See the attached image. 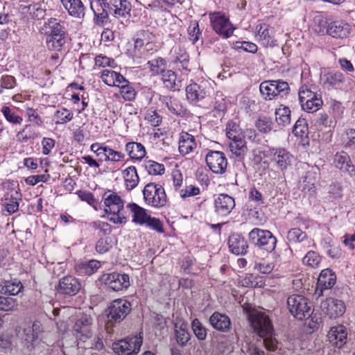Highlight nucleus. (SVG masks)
I'll use <instances>...</instances> for the list:
<instances>
[{
  "instance_id": "3",
  "label": "nucleus",
  "mask_w": 355,
  "mask_h": 355,
  "mask_svg": "<svg viewBox=\"0 0 355 355\" xmlns=\"http://www.w3.org/2000/svg\"><path fill=\"white\" fill-rule=\"evenodd\" d=\"M104 211L110 222L123 224L127 221V214L124 210V201L116 193L105 192L102 197Z\"/></svg>"
},
{
  "instance_id": "58",
  "label": "nucleus",
  "mask_w": 355,
  "mask_h": 355,
  "mask_svg": "<svg viewBox=\"0 0 355 355\" xmlns=\"http://www.w3.org/2000/svg\"><path fill=\"white\" fill-rule=\"evenodd\" d=\"M91 227L98 231V235L107 236L112 232V226L107 222L95 221L91 224Z\"/></svg>"
},
{
  "instance_id": "43",
  "label": "nucleus",
  "mask_w": 355,
  "mask_h": 355,
  "mask_svg": "<svg viewBox=\"0 0 355 355\" xmlns=\"http://www.w3.org/2000/svg\"><path fill=\"white\" fill-rule=\"evenodd\" d=\"M162 80L165 87L175 90L178 88L177 84V75L172 70H165L162 74Z\"/></svg>"
},
{
  "instance_id": "52",
  "label": "nucleus",
  "mask_w": 355,
  "mask_h": 355,
  "mask_svg": "<svg viewBox=\"0 0 355 355\" xmlns=\"http://www.w3.org/2000/svg\"><path fill=\"white\" fill-rule=\"evenodd\" d=\"M273 85L275 87V97L279 96L280 98H284L288 94L290 91V87L287 82L282 80H273Z\"/></svg>"
},
{
  "instance_id": "19",
  "label": "nucleus",
  "mask_w": 355,
  "mask_h": 355,
  "mask_svg": "<svg viewBox=\"0 0 355 355\" xmlns=\"http://www.w3.org/2000/svg\"><path fill=\"white\" fill-rule=\"evenodd\" d=\"M91 9L98 21H107L108 16L111 15L110 1L107 0H93L90 3Z\"/></svg>"
},
{
  "instance_id": "60",
  "label": "nucleus",
  "mask_w": 355,
  "mask_h": 355,
  "mask_svg": "<svg viewBox=\"0 0 355 355\" xmlns=\"http://www.w3.org/2000/svg\"><path fill=\"white\" fill-rule=\"evenodd\" d=\"M306 236L305 232L299 228H293L288 231L287 239L289 242L297 243L302 241Z\"/></svg>"
},
{
  "instance_id": "54",
  "label": "nucleus",
  "mask_w": 355,
  "mask_h": 355,
  "mask_svg": "<svg viewBox=\"0 0 355 355\" xmlns=\"http://www.w3.org/2000/svg\"><path fill=\"white\" fill-rule=\"evenodd\" d=\"M175 327V338L178 343L182 346L185 345L189 340V334L184 324L178 327L177 324Z\"/></svg>"
},
{
  "instance_id": "15",
  "label": "nucleus",
  "mask_w": 355,
  "mask_h": 355,
  "mask_svg": "<svg viewBox=\"0 0 355 355\" xmlns=\"http://www.w3.org/2000/svg\"><path fill=\"white\" fill-rule=\"evenodd\" d=\"M322 311L330 318H336L345 312V305L341 300L332 297L327 298L320 304Z\"/></svg>"
},
{
  "instance_id": "30",
  "label": "nucleus",
  "mask_w": 355,
  "mask_h": 355,
  "mask_svg": "<svg viewBox=\"0 0 355 355\" xmlns=\"http://www.w3.org/2000/svg\"><path fill=\"white\" fill-rule=\"evenodd\" d=\"M61 2L70 15L78 18L85 16V7L81 0H61Z\"/></svg>"
},
{
  "instance_id": "47",
  "label": "nucleus",
  "mask_w": 355,
  "mask_h": 355,
  "mask_svg": "<svg viewBox=\"0 0 355 355\" xmlns=\"http://www.w3.org/2000/svg\"><path fill=\"white\" fill-rule=\"evenodd\" d=\"M293 132L296 137L302 139V141H304V139H307L309 130L307 123L304 119H299L295 122Z\"/></svg>"
},
{
  "instance_id": "9",
  "label": "nucleus",
  "mask_w": 355,
  "mask_h": 355,
  "mask_svg": "<svg viewBox=\"0 0 355 355\" xmlns=\"http://www.w3.org/2000/svg\"><path fill=\"white\" fill-rule=\"evenodd\" d=\"M131 309V304L128 300L122 298L113 300L108 307V322H121L130 313Z\"/></svg>"
},
{
  "instance_id": "41",
  "label": "nucleus",
  "mask_w": 355,
  "mask_h": 355,
  "mask_svg": "<svg viewBox=\"0 0 355 355\" xmlns=\"http://www.w3.org/2000/svg\"><path fill=\"white\" fill-rule=\"evenodd\" d=\"M275 118L279 125L286 126L291 123V110L288 107L281 106L276 109Z\"/></svg>"
},
{
  "instance_id": "20",
  "label": "nucleus",
  "mask_w": 355,
  "mask_h": 355,
  "mask_svg": "<svg viewBox=\"0 0 355 355\" xmlns=\"http://www.w3.org/2000/svg\"><path fill=\"white\" fill-rule=\"evenodd\" d=\"M111 15L120 19H126L130 15V4L127 0H110Z\"/></svg>"
},
{
  "instance_id": "1",
  "label": "nucleus",
  "mask_w": 355,
  "mask_h": 355,
  "mask_svg": "<svg viewBox=\"0 0 355 355\" xmlns=\"http://www.w3.org/2000/svg\"><path fill=\"white\" fill-rule=\"evenodd\" d=\"M251 325L259 336L263 338L265 347L268 351H275L278 342L274 337V329L268 316L264 313H257L251 315Z\"/></svg>"
},
{
  "instance_id": "61",
  "label": "nucleus",
  "mask_w": 355,
  "mask_h": 355,
  "mask_svg": "<svg viewBox=\"0 0 355 355\" xmlns=\"http://www.w3.org/2000/svg\"><path fill=\"white\" fill-rule=\"evenodd\" d=\"M272 121L270 119L262 116L259 117L256 122V127L261 132H268L272 130Z\"/></svg>"
},
{
  "instance_id": "40",
  "label": "nucleus",
  "mask_w": 355,
  "mask_h": 355,
  "mask_svg": "<svg viewBox=\"0 0 355 355\" xmlns=\"http://www.w3.org/2000/svg\"><path fill=\"white\" fill-rule=\"evenodd\" d=\"M46 28L49 31H46V36L65 35L64 28L60 24V20L55 18H50L45 24Z\"/></svg>"
},
{
  "instance_id": "64",
  "label": "nucleus",
  "mask_w": 355,
  "mask_h": 355,
  "mask_svg": "<svg viewBox=\"0 0 355 355\" xmlns=\"http://www.w3.org/2000/svg\"><path fill=\"white\" fill-rule=\"evenodd\" d=\"M145 120L148 121L152 126H159L162 122L161 116L152 109L148 110L145 115Z\"/></svg>"
},
{
  "instance_id": "44",
  "label": "nucleus",
  "mask_w": 355,
  "mask_h": 355,
  "mask_svg": "<svg viewBox=\"0 0 355 355\" xmlns=\"http://www.w3.org/2000/svg\"><path fill=\"white\" fill-rule=\"evenodd\" d=\"M273 80H266L262 82L259 85V91L262 97L270 101L275 98Z\"/></svg>"
},
{
  "instance_id": "59",
  "label": "nucleus",
  "mask_w": 355,
  "mask_h": 355,
  "mask_svg": "<svg viewBox=\"0 0 355 355\" xmlns=\"http://www.w3.org/2000/svg\"><path fill=\"white\" fill-rule=\"evenodd\" d=\"M18 306L15 299L0 295V310L4 311H13Z\"/></svg>"
},
{
  "instance_id": "32",
  "label": "nucleus",
  "mask_w": 355,
  "mask_h": 355,
  "mask_svg": "<svg viewBox=\"0 0 355 355\" xmlns=\"http://www.w3.org/2000/svg\"><path fill=\"white\" fill-rule=\"evenodd\" d=\"M186 95L190 102L196 103L205 98L207 92L202 85L192 83L186 87Z\"/></svg>"
},
{
  "instance_id": "13",
  "label": "nucleus",
  "mask_w": 355,
  "mask_h": 355,
  "mask_svg": "<svg viewBox=\"0 0 355 355\" xmlns=\"http://www.w3.org/2000/svg\"><path fill=\"white\" fill-rule=\"evenodd\" d=\"M213 29L216 33L225 38L230 37L234 32V28L228 18L220 12L209 14Z\"/></svg>"
},
{
  "instance_id": "34",
  "label": "nucleus",
  "mask_w": 355,
  "mask_h": 355,
  "mask_svg": "<svg viewBox=\"0 0 355 355\" xmlns=\"http://www.w3.org/2000/svg\"><path fill=\"white\" fill-rule=\"evenodd\" d=\"M125 187L128 190L135 188L139 182V178L135 166H129L123 171Z\"/></svg>"
},
{
  "instance_id": "25",
  "label": "nucleus",
  "mask_w": 355,
  "mask_h": 355,
  "mask_svg": "<svg viewBox=\"0 0 355 355\" xmlns=\"http://www.w3.org/2000/svg\"><path fill=\"white\" fill-rule=\"evenodd\" d=\"M127 208L132 214V222L139 225H144L150 216L147 209L135 202L128 204Z\"/></svg>"
},
{
  "instance_id": "27",
  "label": "nucleus",
  "mask_w": 355,
  "mask_h": 355,
  "mask_svg": "<svg viewBox=\"0 0 355 355\" xmlns=\"http://www.w3.org/2000/svg\"><path fill=\"white\" fill-rule=\"evenodd\" d=\"M25 332V341L35 347L40 343L42 337L43 329L41 322L39 321L34 322L32 328L26 329Z\"/></svg>"
},
{
  "instance_id": "7",
  "label": "nucleus",
  "mask_w": 355,
  "mask_h": 355,
  "mask_svg": "<svg viewBox=\"0 0 355 355\" xmlns=\"http://www.w3.org/2000/svg\"><path fill=\"white\" fill-rule=\"evenodd\" d=\"M299 101L303 110L312 113L318 110L322 105V101L318 94L306 86H302L298 92Z\"/></svg>"
},
{
  "instance_id": "12",
  "label": "nucleus",
  "mask_w": 355,
  "mask_h": 355,
  "mask_svg": "<svg viewBox=\"0 0 355 355\" xmlns=\"http://www.w3.org/2000/svg\"><path fill=\"white\" fill-rule=\"evenodd\" d=\"M141 345L142 338L135 336L114 343L113 349L120 355H133L139 352Z\"/></svg>"
},
{
  "instance_id": "22",
  "label": "nucleus",
  "mask_w": 355,
  "mask_h": 355,
  "mask_svg": "<svg viewBox=\"0 0 355 355\" xmlns=\"http://www.w3.org/2000/svg\"><path fill=\"white\" fill-rule=\"evenodd\" d=\"M211 326L217 331L228 332L232 327L230 318L225 314L214 312L209 318Z\"/></svg>"
},
{
  "instance_id": "45",
  "label": "nucleus",
  "mask_w": 355,
  "mask_h": 355,
  "mask_svg": "<svg viewBox=\"0 0 355 355\" xmlns=\"http://www.w3.org/2000/svg\"><path fill=\"white\" fill-rule=\"evenodd\" d=\"M24 288L21 282L19 280L8 281L2 287L1 292L4 294L16 295L19 294Z\"/></svg>"
},
{
  "instance_id": "35",
  "label": "nucleus",
  "mask_w": 355,
  "mask_h": 355,
  "mask_svg": "<svg viewBox=\"0 0 355 355\" xmlns=\"http://www.w3.org/2000/svg\"><path fill=\"white\" fill-rule=\"evenodd\" d=\"M125 150L132 159L140 160L146 154L145 147L141 143L137 142H128L125 145Z\"/></svg>"
},
{
  "instance_id": "55",
  "label": "nucleus",
  "mask_w": 355,
  "mask_h": 355,
  "mask_svg": "<svg viewBox=\"0 0 355 355\" xmlns=\"http://www.w3.org/2000/svg\"><path fill=\"white\" fill-rule=\"evenodd\" d=\"M118 87H120L121 94L125 101H130L135 99L136 92L127 80L125 83Z\"/></svg>"
},
{
  "instance_id": "51",
  "label": "nucleus",
  "mask_w": 355,
  "mask_h": 355,
  "mask_svg": "<svg viewBox=\"0 0 355 355\" xmlns=\"http://www.w3.org/2000/svg\"><path fill=\"white\" fill-rule=\"evenodd\" d=\"M144 168L149 175H157L164 173V166L153 160H148L144 162Z\"/></svg>"
},
{
  "instance_id": "31",
  "label": "nucleus",
  "mask_w": 355,
  "mask_h": 355,
  "mask_svg": "<svg viewBox=\"0 0 355 355\" xmlns=\"http://www.w3.org/2000/svg\"><path fill=\"white\" fill-rule=\"evenodd\" d=\"M101 78L105 84L110 87L120 86L126 82V79L121 73L107 69L101 71Z\"/></svg>"
},
{
  "instance_id": "8",
  "label": "nucleus",
  "mask_w": 355,
  "mask_h": 355,
  "mask_svg": "<svg viewBox=\"0 0 355 355\" xmlns=\"http://www.w3.org/2000/svg\"><path fill=\"white\" fill-rule=\"evenodd\" d=\"M99 282L114 291L127 289L130 286V277L125 273L116 272L103 273L98 278Z\"/></svg>"
},
{
  "instance_id": "6",
  "label": "nucleus",
  "mask_w": 355,
  "mask_h": 355,
  "mask_svg": "<svg viewBox=\"0 0 355 355\" xmlns=\"http://www.w3.org/2000/svg\"><path fill=\"white\" fill-rule=\"evenodd\" d=\"M250 242L262 250L272 252L277 244V239L268 230L254 228L249 234Z\"/></svg>"
},
{
  "instance_id": "23",
  "label": "nucleus",
  "mask_w": 355,
  "mask_h": 355,
  "mask_svg": "<svg viewBox=\"0 0 355 355\" xmlns=\"http://www.w3.org/2000/svg\"><path fill=\"white\" fill-rule=\"evenodd\" d=\"M326 32L333 37L344 38L349 35L350 27L344 21H336L328 24Z\"/></svg>"
},
{
  "instance_id": "56",
  "label": "nucleus",
  "mask_w": 355,
  "mask_h": 355,
  "mask_svg": "<svg viewBox=\"0 0 355 355\" xmlns=\"http://www.w3.org/2000/svg\"><path fill=\"white\" fill-rule=\"evenodd\" d=\"M191 327L195 336L198 340H204L207 338V329L198 319H194L191 323Z\"/></svg>"
},
{
  "instance_id": "5",
  "label": "nucleus",
  "mask_w": 355,
  "mask_h": 355,
  "mask_svg": "<svg viewBox=\"0 0 355 355\" xmlns=\"http://www.w3.org/2000/svg\"><path fill=\"white\" fill-rule=\"evenodd\" d=\"M265 157L270 163L281 171L291 165L293 156L284 148H269L265 152Z\"/></svg>"
},
{
  "instance_id": "46",
  "label": "nucleus",
  "mask_w": 355,
  "mask_h": 355,
  "mask_svg": "<svg viewBox=\"0 0 355 355\" xmlns=\"http://www.w3.org/2000/svg\"><path fill=\"white\" fill-rule=\"evenodd\" d=\"M101 267V262L92 259L89 261L82 263L79 265V272L81 275H91L95 273Z\"/></svg>"
},
{
  "instance_id": "29",
  "label": "nucleus",
  "mask_w": 355,
  "mask_h": 355,
  "mask_svg": "<svg viewBox=\"0 0 355 355\" xmlns=\"http://www.w3.org/2000/svg\"><path fill=\"white\" fill-rule=\"evenodd\" d=\"M228 245L230 251L237 255L245 254L248 247L244 238L236 234L230 236Z\"/></svg>"
},
{
  "instance_id": "26",
  "label": "nucleus",
  "mask_w": 355,
  "mask_h": 355,
  "mask_svg": "<svg viewBox=\"0 0 355 355\" xmlns=\"http://www.w3.org/2000/svg\"><path fill=\"white\" fill-rule=\"evenodd\" d=\"M257 40L265 47L273 46L275 45V40H273L268 24H260L256 27Z\"/></svg>"
},
{
  "instance_id": "39",
  "label": "nucleus",
  "mask_w": 355,
  "mask_h": 355,
  "mask_svg": "<svg viewBox=\"0 0 355 355\" xmlns=\"http://www.w3.org/2000/svg\"><path fill=\"white\" fill-rule=\"evenodd\" d=\"M46 43L49 50L60 51L66 43V35L46 36Z\"/></svg>"
},
{
  "instance_id": "14",
  "label": "nucleus",
  "mask_w": 355,
  "mask_h": 355,
  "mask_svg": "<svg viewBox=\"0 0 355 355\" xmlns=\"http://www.w3.org/2000/svg\"><path fill=\"white\" fill-rule=\"evenodd\" d=\"M205 159L213 173L222 174L225 171L227 160L223 152L211 150L207 154Z\"/></svg>"
},
{
  "instance_id": "18",
  "label": "nucleus",
  "mask_w": 355,
  "mask_h": 355,
  "mask_svg": "<svg viewBox=\"0 0 355 355\" xmlns=\"http://www.w3.org/2000/svg\"><path fill=\"white\" fill-rule=\"evenodd\" d=\"M186 50L179 45L174 46L170 52V59L172 63L180 69L187 71H190L189 69V58Z\"/></svg>"
},
{
  "instance_id": "33",
  "label": "nucleus",
  "mask_w": 355,
  "mask_h": 355,
  "mask_svg": "<svg viewBox=\"0 0 355 355\" xmlns=\"http://www.w3.org/2000/svg\"><path fill=\"white\" fill-rule=\"evenodd\" d=\"M336 275L331 270L327 268L321 271L318 279V288L320 289L321 293L324 290L329 289L333 287L336 283Z\"/></svg>"
},
{
  "instance_id": "36",
  "label": "nucleus",
  "mask_w": 355,
  "mask_h": 355,
  "mask_svg": "<svg viewBox=\"0 0 355 355\" xmlns=\"http://www.w3.org/2000/svg\"><path fill=\"white\" fill-rule=\"evenodd\" d=\"M6 200L8 202L4 204L5 211L8 213V215L15 213L18 211L19 207V201L21 200V194L17 191L12 192L10 194L8 193Z\"/></svg>"
},
{
  "instance_id": "37",
  "label": "nucleus",
  "mask_w": 355,
  "mask_h": 355,
  "mask_svg": "<svg viewBox=\"0 0 355 355\" xmlns=\"http://www.w3.org/2000/svg\"><path fill=\"white\" fill-rule=\"evenodd\" d=\"M229 148L232 153L239 159H243L248 150L246 142L243 138L230 141Z\"/></svg>"
},
{
  "instance_id": "53",
  "label": "nucleus",
  "mask_w": 355,
  "mask_h": 355,
  "mask_svg": "<svg viewBox=\"0 0 355 355\" xmlns=\"http://www.w3.org/2000/svg\"><path fill=\"white\" fill-rule=\"evenodd\" d=\"M162 101L165 103L168 110L175 114L179 115L182 112V106L180 105L178 101L170 96H163Z\"/></svg>"
},
{
  "instance_id": "2",
  "label": "nucleus",
  "mask_w": 355,
  "mask_h": 355,
  "mask_svg": "<svg viewBox=\"0 0 355 355\" xmlns=\"http://www.w3.org/2000/svg\"><path fill=\"white\" fill-rule=\"evenodd\" d=\"M73 329L76 332L78 339L85 343L83 347L97 350L103 349V343L101 339L93 336L92 318L90 315H80L76 320Z\"/></svg>"
},
{
  "instance_id": "17",
  "label": "nucleus",
  "mask_w": 355,
  "mask_h": 355,
  "mask_svg": "<svg viewBox=\"0 0 355 355\" xmlns=\"http://www.w3.org/2000/svg\"><path fill=\"white\" fill-rule=\"evenodd\" d=\"M235 207V200L232 196L220 193L214 200V210L220 216H227Z\"/></svg>"
},
{
  "instance_id": "10",
  "label": "nucleus",
  "mask_w": 355,
  "mask_h": 355,
  "mask_svg": "<svg viewBox=\"0 0 355 355\" xmlns=\"http://www.w3.org/2000/svg\"><path fill=\"white\" fill-rule=\"evenodd\" d=\"M287 304L291 313L298 320L310 316L311 306L304 296L292 295L288 297Z\"/></svg>"
},
{
  "instance_id": "48",
  "label": "nucleus",
  "mask_w": 355,
  "mask_h": 355,
  "mask_svg": "<svg viewBox=\"0 0 355 355\" xmlns=\"http://www.w3.org/2000/svg\"><path fill=\"white\" fill-rule=\"evenodd\" d=\"M53 116L56 124H64L73 119V114L69 110L62 107L55 112Z\"/></svg>"
},
{
  "instance_id": "11",
  "label": "nucleus",
  "mask_w": 355,
  "mask_h": 355,
  "mask_svg": "<svg viewBox=\"0 0 355 355\" xmlns=\"http://www.w3.org/2000/svg\"><path fill=\"white\" fill-rule=\"evenodd\" d=\"M321 81L323 87L328 90L334 89L347 91L349 88L347 80L340 71H329L324 73L321 76Z\"/></svg>"
},
{
  "instance_id": "21",
  "label": "nucleus",
  "mask_w": 355,
  "mask_h": 355,
  "mask_svg": "<svg viewBox=\"0 0 355 355\" xmlns=\"http://www.w3.org/2000/svg\"><path fill=\"white\" fill-rule=\"evenodd\" d=\"M347 336L346 328L343 325L331 327L327 334L329 342L338 348H341L346 343Z\"/></svg>"
},
{
  "instance_id": "24",
  "label": "nucleus",
  "mask_w": 355,
  "mask_h": 355,
  "mask_svg": "<svg viewBox=\"0 0 355 355\" xmlns=\"http://www.w3.org/2000/svg\"><path fill=\"white\" fill-rule=\"evenodd\" d=\"M197 148L195 137L188 132H181L179 138V152L182 155L193 153Z\"/></svg>"
},
{
  "instance_id": "38",
  "label": "nucleus",
  "mask_w": 355,
  "mask_h": 355,
  "mask_svg": "<svg viewBox=\"0 0 355 355\" xmlns=\"http://www.w3.org/2000/svg\"><path fill=\"white\" fill-rule=\"evenodd\" d=\"M38 137V133L30 124L24 125L23 129L16 135L17 140L21 143H26L30 139H35Z\"/></svg>"
},
{
  "instance_id": "49",
  "label": "nucleus",
  "mask_w": 355,
  "mask_h": 355,
  "mask_svg": "<svg viewBox=\"0 0 355 355\" xmlns=\"http://www.w3.org/2000/svg\"><path fill=\"white\" fill-rule=\"evenodd\" d=\"M6 121L12 124L20 125L23 121V118L8 106H3L1 110Z\"/></svg>"
},
{
  "instance_id": "28",
  "label": "nucleus",
  "mask_w": 355,
  "mask_h": 355,
  "mask_svg": "<svg viewBox=\"0 0 355 355\" xmlns=\"http://www.w3.org/2000/svg\"><path fill=\"white\" fill-rule=\"evenodd\" d=\"M334 164L337 168L343 172L348 173L351 176L355 175V168L352 164L349 155L342 151L334 156Z\"/></svg>"
},
{
  "instance_id": "4",
  "label": "nucleus",
  "mask_w": 355,
  "mask_h": 355,
  "mask_svg": "<svg viewBox=\"0 0 355 355\" xmlns=\"http://www.w3.org/2000/svg\"><path fill=\"white\" fill-rule=\"evenodd\" d=\"M145 203L155 208H161L166 205L167 196L164 187L158 184L148 183L143 189Z\"/></svg>"
},
{
  "instance_id": "63",
  "label": "nucleus",
  "mask_w": 355,
  "mask_h": 355,
  "mask_svg": "<svg viewBox=\"0 0 355 355\" xmlns=\"http://www.w3.org/2000/svg\"><path fill=\"white\" fill-rule=\"evenodd\" d=\"M26 116L27 117L28 121L33 123L38 126H41L43 123L42 119L37 113V110L32 107L26 108Z\"/></svg>"
},
{
  "instance_id": "16",
  "label": "nucleus",
  "mask_w": 355,
  "mask_h": 355,
  "mask_svg": "<svg viewBox=\"0 0 355 355\" xmlns=\"http://www.w3.org/2000/svg\"><path fill=\"white\" fill-rule=\"evenodd\" d=\"M80 288L81 284L79 280L72 275L61 278L57 287L58 293L69 296L76 295Z\"/></svg>"
},
{
  "instance_id": "50",
  "label": "nucleus",
  "mask_w": 355,
  "mask_h": 355,
  "mask_svg": "<svg viewBox=\"0 0 355 355\" xmlns=\"http://www.w3.org/2000/svg\"><path fill=\"white\" fill-rule=\"evenodd\" d=\"M226 135L230 141L243 138L239 125L235 122H230L226 127Z\"/></svg>"
},
{
  "instance_id": "57",
  "label": "nucleus",
  "mask_w": 355,
  "mask_h": 355,
  "mask_svg": "<svg viewBox=\"0 0 355 355\" xmlns=\"http://www.w3.org/2000/svg\"><path fill=\"white\" fill-rule=\"evenodd\" d=\"M321 262L320 256L314 251H309L303 258V263L313 268H318Z\"/></svg>"
},
{
  "instance_id": "62",
  "label": "nucleus",
  "mask_w": 355,
  "mask_h": 355,
  "mask_svg": "<svg viewBox=\"0 0 355 355\" xmlns=\"http://www.w3.org/2000/svg\"><path fill=\"white\" fill-rule=\"evenodd\" d=\"M111 239L110 237L100 238L96 244V250L99 254H104L111 248Z\"/></svg>"
},
{
  "instance_id": "42",
  "label": "nucleus",
  "mask_w": 355,
  "mask_h": 355,
  "mask_svg": "<svg viewBox=\"0 0 355 355\" xmlns=\"http://www.w3.org/2000/svg\"><path fill=\"white\" fill-rule=\"evenodd\" d=\"M147 65L153 75L162 74L166 70V62L164 58H158L149 60Z\"/></svg>"
}]
</instances>
